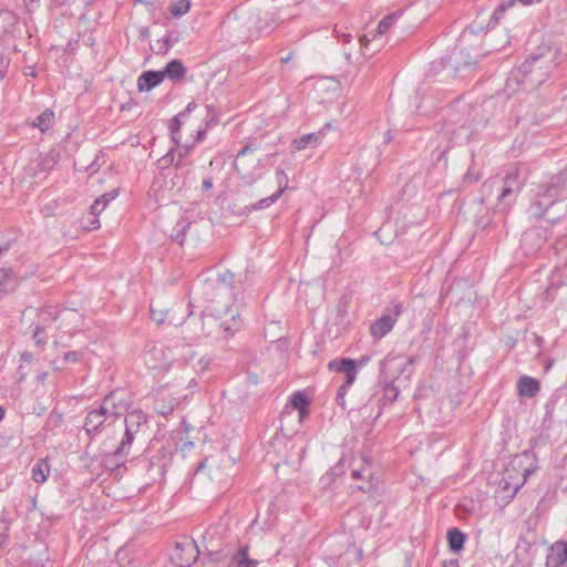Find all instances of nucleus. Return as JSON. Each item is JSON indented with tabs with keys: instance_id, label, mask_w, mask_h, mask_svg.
Returning <instances> with one entry per match:
<instances>
[{
	"instance_id": "obj_1",
	"label": "nucleus",
	"mask_w": 567,
	"mask_h": 567,
	"mask_svg": "<svg viewBox=\"0 0 567 567\" xmlns=\"http://www.w3.org/2000/svg\"><path fill=\"white\" fill-rule=\"evenodd\" d=\"M556 59V49L547 45L539 47L536 53L530 54L522 65L511 72L506 81V90L511 93L518 90H535L558 65Z\"/></svg>"
},
{
	"instance_id": "obj_2",
	"label": "nucleus",
	"mask_w": 567,
	"mask_h": 567,
	"mask_svg": "<svg viewBox=\"0 0 567 567\" xmlns=\"http://www.w3.org/2000/svg\"><path fill=\"white\" fill-rule=\"evenodd\" d=\"M565 198H567V172L560 171L547 183L537 186L535 198L529 206V214L534 218H543L555 224L565 216L566 208L560 205L556 213H551V209Z\"/></svg>"
},
{
	"instance_id": "obj_3",
	"label": "nucleus",
	"mask_w": 567,
	"mask_h": 567,
	"mask_svg": "<svg viewBox=\"0 0 567 567\" xmlns=\"http://www.w3.org/2000/svg\"><path fill=\"white\" fill-rule=\"evenodd\" d=\"M525 185V178L520 176L519 171L509 172L501 179L487 181L483 189L487 194L496 193V209L499 212L508 210L515 203Z\"/></svg>"
},
{
	"instance_id": "obj_4",
	"label": "nucleus",
	"mask_w": 567,
	"mask_h": 567,
	"mask_svg": "<svg viewBox=\"0 0 567 567\" xmlns=\"http://www.w3.org/2000/svg\"><path fill=\"white\" fill-rule=\"evenodd\" d=\"M258 148L257 144L250 142L237 152L234 169L238 174L243 186H251L261 178L258 167L271 166L275 163L276 154H268L262 158L251 162L245 159L246 155L258 151Z\"/></svg>"
},
{
	"instance_id": "obj_5",
	"label": "nucleus",
	"mask_w": 567,
	"mask_h": 567,
	"mask_svg": "<svg viewBox=\"0 0 567 567\" xmlns=\"http://www.w3.org/2000/svg\"><path fill=\"white\" fill-rule=\"evenodd\" d=\"M189 349L186 346L166 347L162 343L150 344L145 351V362L153 370L166 371L173 364L182 367L181 360L183 352Z\"/></svg>"
},
{
	"instance_id": "obj_6",
	"label": "nucleus",
	"mask_w": 567,
	"mask_h": 567,
	"mask_svg": "<svg viewBox=\"0 0 567 567\" xmlns=\"http://www.w3.org/2000/svg\"><path fill=\"white\" fill-rule=\"evenodd\" d=\"M203 542L206 550L204 560L226 565L230 550L224 545L216 527H210L205 532Z\"/></svg>"
},
{
	"instance_id": "obj_7",
	"label": "nucleus",
	"mask_w": 567,
	"mask_h": 567,
	"mask_svg": "<svg viewBox=\"0 0 567 567\" xmlns=\"http://www.w3.org/2000/svg\"><path fill=\"white\" fill-rule=\"evenodd\" d=\"M199 549L196 542L189 537H184L177 542L172 558L179 567H189L198 558Z\"/></svg>"
},
{
	"instance_id": "obj_8",
	"label": "nucleus",
	"mask_w": 567,
	"mask_h": 567,
	"mask_svg": "<svg viewBox=\"0 0 567 567\" xmlns=\"http://www.w3.org/2000/svg\"><path fill=\"white\" fill-rule=\"evenodd\" d=\"M547 241V230L544 227H533L523 233L520 248L526 256L536 254Z\"/></svg>"
},
{
	"instance_id": "obj_9",
	"label": "nucleus",
	"mask_w": 567,
	"mask_h": 567,
	"mask_svg": "<svg viewBox=\"0 0 567 567\" xmlns=\"http://www.w3.org/2000/svg\"><path fill=\"white\" fill-rule=\"evenodd\" d=\"M100 406L109 417H118L127 411L130 404L121 392L114 391L104 396Z\"/></svg>"
},
{
	"instance_id": "obj_10",
	"label": "nucleus",
	"mask_w": 567,
	"mask_h": 567,
	"mask_svg": "<svg viewBox=\"0 0 567 567\" xmlns=\"http://www.w3.org/2000/svg\"><path fill=\"white\" fill-rule=\"evenodd\" d=\"M55 312L50 309L40 310L38 313V321L35 322V328L32 334V339L38 347H44L48 342V338L44 336V332L48 328V323L55 320Z\"/></svg>"
},
{
	"instance_id": "obj_11",
	"label": "nucleus",
	"mask_w": 567,
	"mask_h": 567,
	"mask_svg": "<svg viewBox=\"0 0 567 567\" xmlns=\"http://www.w3.org/2000/svg\"><path fill=\"white\" fill-rule=\"evenodd\" d=\"M110 417L104 412V410L99 406L97 409L91 410L84 421L83 429L87 436L93 437L101 433L103 424L109 420Z\"/></svg>"
},
{
	"instance_id": "obj_12",
	"label": "nucleus",
	"mask_w": 567,
	"mask_h": 567,
	"mask_svg": "<svg viewBox=\"0 0 567 567\" xmlns=\"http://www.w3.org/2000/svg\"><path fill=\"white\" fill-rule=\"evenodd\" d=\"M396 313L392 316L390 313H384L380 319L375 320L370 327V333L375 339H381L386 336L394 327L396 321V317L401 311V306H396Z\"/></svg>"
},
{
	"instance_id": "obj_13",
	"label": "nucleus",
	"mask_w": 567,
	"mask_h": 567,
	"mask_svg": "<svg viewBox=\"0 0 567 567\" xmlns=\"http://www.w3.org/2000/svg\"><path fill=\"white\" fill-rule=\"evenodd\" d=\"M135 434L136 433L131 432L130 429H125V433H124L118 446L115 449V451L110 456V458L113 460L114 466H120L125 463V461L130 454L131 446L134 442Z\"/></svg>"
},
{
	"instance_id": "obj_14",
	"label": "nucleus",
	"mask_w": 567,
	"mask_h": 567,
	"mask_svg": "<svg viewBox=\"0 0 567 567\" xmlns=\"http://www.w3.org/2000/svg\"><path fill=\"white\" fill-rule=\"evenodd\" d=\"M328 368L331 371H337L346 374V379L348 384H353L357 377V363L353 359L342 358L336 359L328 363Z\"/></svg>"
},
{
	"instance_id": "obj_15",
	"label": "nucleus",
	"mask_w": 567,
	"mask_h": 567,
	"mask_svg": "<svg viewBox=\"0 0 567 567\" xmlns=\"http://www.w3.org/2000/svg\"><path fill=\"white\" fill-rule=\"evenodd\" d=\"M567 561V543L559 540L549 547V553L546 557L547 567H559Z\"/></svg>"
},
{
	"instance_id": "obj_16",
	"label": "nucleus",
	"mask_w": 567,
	"mask_h": 567,
	"mask_svg": "<svg viewBox=\"0 0 567 567\" xmlns=\"http://www.w3.org/2000/svg\"><path fill=\"white\" fill-rule=\"evenodd\" d=\"M27 559L34 565H43L49 560L48 546L39 540H34L27 549Z\"/></svg>"
},
{
	"instance_id": "obj_17",
	"label": "nucleus",
	"mask_w": 567,
	"mask_h": 567,
	"mask_svg": "<svg viewBox=\"0 0 567 567\" xmlns=\"http://www.w3.org/2000/svg\"><path fill=\"white\" fill-rule=\"evenodd\" d=\"M164 81L161 71H145L137 79V87L140 92H148Z\"/></svg>"
},
{
	"instance_id": "obj_18",
	"label": "nucleus",
	"mask_w": 567,
	"mask_h": 567,
	"mask_svg": "<svg viewBox=\"0 0 567 567\" xmlns=\"http://www.w3.org/2000/svg\"><path fill=\"white\" fill-rule=\"evenodd\" d=\"M540 390L539 382L529 375H523L517 382V393L520 396L534 398Z\"/></svg>"
},
{
	"instance_id": "obj_19",
	"label": "nucleus",
	"mask_w": 567,
	"mask_h": 567,
	"mask_svg": "<svg viewBox=\"0 0 567 567\" xmlns=\"http://www.w3.org/2000/svg\"><path fill=\"white\" fill-rule=\"evenodd\" d=\"M105 208L106 207L103 205V203L96 198L90 206V212L87 216L84 218V227L87 228L89 230L100 228L101 223L99 216Z\"/></svg>"
},
{
	"instance_id": "obj_20",
	"label": "nucleus",
	"mask_w": 567,
	"mask_h": 567,
	"mask_svg": "<svg viewBox=\"0 0 567 567\" xmlns=\"http://www.w3.org/2000/svg\"><path fill=\"white\" fill-rule=\"evenodd\" d=\"M161 72L163 74V79H169L171 81L176 82L185 76L186 68L179 60L174 59L169 61Z\"/></svg>"
},
{
	"instance_id": "obj_21",
	"label": "nucleus",
	"mask_w": 567,
	"mask_h": 567,
	"mask_svg": "<svg viewBox=\"0 0 567 567\" xmlns=\"http://www.w3.org/2000/svg\"><path fill=\"white\" fill-rule=\"evenodd\" d=\"M17 286L18 281L12 270L0 268V298L14 291Z\"/></svg>"
},
{
	"instance_id": "obj_22",
	"label": "nucleus",
	"mask_w": 567,
	"mask_h": 567,
	"mask_svg": "<svg viewBox=\"0 0 567 567\" xmlns=\"http://www.w3.org/2000/svg\"><path fill=\"white\" fill-rule=\"evenodd\" d=\"M323 131H319L317 133L305 134L299 138H295L292 141V146L295 151H302L307 146L317 147L321 143Z\"/></svg>"
},
{
	"instance_id": "obj_23",
	"label": "nucleus",
	"mask_w": 567,
	"mask_h": 567,
	"mask_svg": "<svg viewBox=\"0 0 567 567\" xmlns=\"http://www.w3.org/2000/svg\"><path fill=\"white\" fill-rule=\"evenodd\" d=\"M234 567H257L258 560L248 557V546H241L236 553H230Z\"/></svg>"
},
{
	"instance_id": "obj_24",
	"label": "nucleus",
	"mask_w": 567,
	"mask_h": 567,
	"mask_svg": "<svg viewBox=\"0 0 567 567\" xmlns=\"http://www.w3.org/2000/svg\"><path fill=\"white\" fill-rule=\"evenodd\" d=\"M187 150L179 151L177 155L171 150L165 156L159 159V163L164 167L168 164H174L177 169L186 167L189 163L186 161Z\"/></svg>"
},
{
	"instance_id": "obj_25",
	"label": "nucleus",
	"mask_w": 567,
	"mask_h": 567,
	"mask_svg": "<svg viewBox=\"0 0 567 567\" xmlns=\"http://www.w3.org/2000/svg\"><path fill=\"white\" fill-rule=\"evenodd\" d=\"M54 112L47 109L40 115H38L32 122V126L40 130V132L45 133L49 131L54 123Z\"/></svg>"
},
{
	"instance_id": "obj_26",
	"label": "nucleus",
	"mask_w": 567,
	"mask_h": 567,
	"mask_svg": "<svg viewBox=\"0 0 567 567\" xmlns=\"http://www.w3.org/2000/svg\"><path fill=\"white\" fill-rule=\"evenodd\" d=\"M466 536L458 528H451L447 530V543L452 551H460L464 547Z\"/></svg>"
},
{
	"instance_id": "obj_27",
	"label": "nucleus",
	"mask_w": 567,
	"mask_h": 567,
	"mask_svg": "<svg viewBox=\"0 0 567 567\" xmlns=\"http://www.w3.org/2000/svg\"><path fill=\"white\" fill-rule=\"evenodd\" d=\"M178 400L176 398H173L166 403L165 401V393L162 391L158 393L156 403H155V410L161 415H167L178 405Z\"/></svg>"
},
{
	"instance_id": "obj_28",
	"label": "nucleus",
	"mask_w": 567,
	"mask_h": 567,
	"mask_svg": "<svg viewBox=\"0 0 567 567\" xmlns=\"http://www.w3.org/2000/svg\"><path fill=\"white\" fill-rule=\"evenodd\" d=\"M32 480L35 483H44L50 473V465L47 460H40L31 470Z\"/></svg>"
},
{
	"instance_id": "obj_29",
	"label": "nucleus",
	"mask_w": 567,
	"mask_h": 567,
	"mask_svg": "<svg viewBox=\"0 0 567 567\" xmlns=\"http://www.w3.org/2000/svg\"><path fill=\"white\" fill-rule=\"evenodd\" d=\"M146 422L145 414L142 411H133L125 417V429L137 433L142 424Z\"/></svg>"
},
{
	"instance_id": "obj_30",
	"label": "nucleus",
	"mask_w": 567,
	"mask_h": 567,
	"mask_svg": "<svg viewBox=\"0 0 567 567\" xmlns=\"http://www.w3.org/2000/svg\"><path fill=\"white\" fill-rule=\"evenodd\" d=\"M290 403L299 411L300 417L307 414V406L309 405L308 398L301 393L296 392L291 395Z\"/></svg>"
},
{
	"instance_id": "obj_31",
	"label": "nucleus",
	"mask_w": 567,
	"mask_h": 567,
	"mask_svg": "<svg viewBox=\"0 0 567 567\" xmlns=\"http://www.w3.org/2000/svg\"><path fill=\"white\" fill-rule=\"evenodd\" d=\"M281 196H279V194L274 193L272 195H270L268 197H265V198H261L260 200L251 204L250 206L247 207V209L251 212V210H259V209H264V208L270 207Z\"/></svg>"
},
{
	"instance_id": "obj_32",
	"label": "nucleus",
	"mask_w": 567,
	"mask_h": 567,
	"mask_svg": "<svg viewBox=\"0 0 567 567\" xmlns=\"http://www.w3.org/2000/svg\"><path fill=\"white\" fill-rule=\"evenodd\" d=\"M190 9V1L189 0H179L175 3H172L169 7V13L173 17H182L186 14Z\"/></svg>"
},
{
	"instance_id": "obj_33",
	"label": "nucleus",
	"mask_w": 567,
	"mask_h": 567,
	"mask_svg": "<svg viewBox=\"0 0 567 567\" xmlns=\"http://www.w3.org/2000/svg\"><path fill=\"white\" fill-rule=\"evenodd\" d=\"M181 125H182V117L178 115L174 116L169 122V131L172 140L175 144H179L182 141V134H181Z\"/></svg>"
},
{
	"instance_id": "obj_34",
	"label": "nucleus",
	"mask_w": 567,
	"mask_h": 567,
	"mask_svg": "<svg viewBox=\"0 0 567 567\" xmlns=\"http://www.w3.org/2000/svg\"><path fill=\"white\" fill-rule=\"evenodd\" d=\"M398 18H399V16L395 13L388 14L384 18H382V20L379 22L378 28H377L378 34L381 35V34L385 33L392 27V24L398 20Z\"/></svg>"
},
{
	"instance_id": "obj_35",
	"label": "nucleus",
	"mask_w": 567,
	"mask_h": 567,
	"mask_svg": "<svg viewBox=\"0 0 567 567\" xmlns=\"http://www.w3.org/2000/svg\"><path fill=\"white\" fill-rule=\"evenodd\" d=\"M101 157H104V154L102 152H99L96 155H95V158L92 161V163L87 166H81L78 162H75V165L78 166L76 169L78 171H84L86 173H89L90 175H93L95 174L101 165L99 164V159Z\"/></svg>"
},
{
	"instance_id": "obj_36",
	"label": "nucleus",
	"mask_w": 567,
	"mask_h": 567,
	"mask_svg": "<svg viewBox=\"0 0 567 567\" xmlns=\"http://www.w3.org/2000/svg\"><path fill=\"white\" fill-rule=\"evenodd\" d=\"M221 327L224 328V331L227 333V336H233L240 329V322L237 320L236 315H231L230 320H225L221 323Z\"/></svg>"
},
{
	"instance_id": "obj_37",
	"label": "nucleus",
	"mask_w": 567,
	"mask_h": 567,
	"mask_svg": "<svg viewBox=\"0 0 567 567\" xmlns=\"http://www.w3.org/2000/svg\"><path fill=\"white\" fill-rule=\"evenodd\" d=\"M275 176L278 185V190L276 193L279 194V196H281L284 192L288 188V175L285 173L284 169H277Z\"/></svg>"
},
{
	"instance_id": "obj_38",
	"label": "nucleus",
	"mask_w": 567,
	"mask_h": 567,
	"mask_svg": "<svg viewBox=\"0 0 567 567\" xmlns=\"http://www.w3.org/2000/svg\"><path fill=\"white\" fill-rule=\"evenodd\" d=\"M55 164V156L54 155H45L38 158V171L44 172L50 171L53 165Z\"/></svg>"
},
{
	"instance_id": "obj_39",
	"label": "nucleus",
	"mask_w": 567,
	"mask_h": 567,
	"mask_svg": "<svg viewBox=\"0 0 567 567\" xmlns=\"http://www.w3.org/2000/svg\"><path fill=\"white\" fill-rule=\"evenodd\" d=\"M177 229H175V233L172 235V238L174 241H176L178 245H183L185 239V234L187 228L189 227L188 223H179L177 224Z\"/></svg>"
},
{
	"instance_id": "obj_40",
	"label": "nucleus",
	"mask_w": 567,
	"mask_h": 567,
	"mask_svg": "<svg viewBox=\"0 0 567 567\" xmlns=\"http://www.w3.org/2000/svg\"><path fill=\"white\" fill-rule=\"evenodd\" d=\"M513 6V1H506L501 3L493 12L491 17V22L497 23L499 19L502 18L503 13Z\"/></svg>"
},
{
	"instance_id": "obj_41",
	"label": "nucleus",
	"mask_w": 567,
	"mask_h": 567,
	"mask_svg": "<svg viewBox=\"0 0 567 567\" xmlns=\"http://www.w3.org/2000/svg\"><path fill=\"white\" fill-rule=\"evenodd\" d=\"M399 395V389L393 383H388L384 388V398L390 402L396 400Z\"/></svg>"
},
{
	"instance_id": "obj_42",
	"label": "nucleus",
	"mask_w": 567,
	"mask_h": 567,
	"mask_svg": "<svg viewBox=\"0 0 567 567\" xmlns=\"http://www.w3.org/2000/svg\"><path fill=\"white\" fill-rule=\"evenodd\" d=\"M167 316H168V311H157L153 308V306L151 305V318L152 320H154L156 323H163L166 321L167 319Z\"/></svg>"
},
{
	"instance_id": "obj_43",
	"label": "nucleus",
	"mask_w": 567,
	"mask_h": 567,
	"mask_svg": "<svg viewBox=\"0 0 567 567\" xmlns=\"http://www.w3.org/2000/svg\"><path fill=\"white\" fill-rule=\"evenodd\" d=\"M117 196H118V192L116 189H113L111 192H107V193L101 195L100 197H97V199L100 202H102L105 207H107V205L112 200H114Z\"/></svg>"
},
{
	"instance_id": "obj_44",
	"label": "nucleus",
	"mask_w": 567,
	"mask_h": 567,
	"mask_svg": "<svg viewBox=\"0 0 567 567\" xmlns=\"http://www.w3.org/2000/svg\"><path fill=\"white\" fill-rule=\"evenodd\" d=\"M9 524L7 520H0V548L6 544L8 538Z\"/></svg>"
},
{
	"instance_id": "obj_45",
	"label": "nucleus",
	"mask_w": 567,
	"mask_h": 567,
	"mask_svg": "<svg viewBox=\"0 0 567 567\" xmlns=\"http://www.w3.org/2000/svg\"><path fill=\"white\" fill-rule=\"evenodd\" d=\"M82 357H83L82 352H79V351H68V352L64 353L63 360L66 361V362L75 363V362H79L82 359Z\"/></svg>"
},
{
	"instance_id": "obj_46",
	"label": "nucleus",
	"mask_w": 567,
	"mask_h": 567,
	"mask_svg": "<svg viewBox=\"0 0 567 567\" xmlns=\"http://www.w3.org/2000/svg\"><path fill=\"white\" fill-rule=\"evenodd\" d=\"M234 280V274L229 270H225L224 272L218 275V281L224 284L225 286H231Z\"/></svg>"
},
{
	"instance_id": "obj_47",
	"label": "nucleus",
	"mask_w": 567,
	"mask_h": 567,
	"mask_svg": "<svg viewBox=\"0 0 567 567\" xmlns=\"http://www.w3.org/2000/svg\"><path fill=\"white\" fill-rule=\"evenodd\" d=\"M209 467V463H208V460L205 458L204 461H202L197 467L195 468L194 471V474H193V480H195L196 477L205 474L206 470Z\"/></svg>"
},
{
	"instance_id": "obj_48",
	"label": "nucleus",
	"mask_w": 567,
	"mask_h": 567,
	"mask_svg": "<svg viewBox=\"0 0 567 567\" xmlns=\"http://www.w3.org/2000/svg\"><path fill=\"white\" fill-rule=\"evenodd\" d=\"M158 44L159 51L166 53L173 47L171 35H165L162 40L158 41Z\"/></svg>"
},
{
	"instance_id": "obj_49",
	"label": "nucleus",
	"mask_w": 567,
	"mask_h": 567,
	"mask_svg": "<svg viewBox=\"0 0 567 567\" xmlns=\"http://www.w3.org/2000/svg\"><path fill=\"white\" fill-rule=\"evenodd\" d=\"M207 109V115L205 117L206 124L210 125L217 121V113L215 109L210 105H206Z\"/></svg>"
},
{
	"instance_id": "obj_50",
	"label": "nucleus",
	"mask_w": 567,
	"mask_h": 567,
	"mask_svg": "<svg viewBox=\"0 0 567 567\" xmlns=\"http://www.w3.org/2000/svg\"><path fill=\"white\" fill-rule=\"evenodd\" d=\"M352 384H348L347 383V380L343 381V383L338 388V392H337V401H340V400H343L348 389L351 386Z\"/></svg>"
},
{
	"instance_id": "obj_51",
	"label": "nucleus",
	"mask_w": 567,
	"mask_h": 567,
	"mask_svg": "<svg viewBox=\"0 0 567 567\" xmlns=\"http://www.w3.org/2000/svg\"><path fill=\"white\" fill-rule=\"evenodd\" d=\"M197 107V104L193 101L187 104L184 111L178 113L177 115L182 118L186 117L190 112H193Z\"/></svg>"
},
{
	"instance_id": "obj_52",
	"label": "nucleus",
	"mask_w": 567,
	"mask_h": 567,
	"mask_svg": "<svg viewBox=\"0 0 567 567\" xmlns=\"http://www.w3.org/2000/svg\"><path fill=\"white\" fill-rule=\"evenodd\" d=\"M202 188L204 190H210L213 188V178L212 177L204 178V181L202 183Z\"/></svg>"
},
{
	"instance_id": "obj_53",
	"label": "nucleus",
	"mask_w": 567,
	"mask_h": 567,
	"mask_svg": "<svg viewBox=\"0 0 567 567\" xmlns=\"http://www.w3.org/2000/svg\"><path fill=\"white\" fill-rule=\"evenodd\" d=\"M338 41L342 44H348L352 41V35L350 33L342 32L341 38Z\"/></svg>"
},
{
	"instance_id": "obj_54",
	"label": "nucleus",
	"mask_w": 567,
	"mask_h": 567,
	"mask_svg": "<svg viewBox=\"0 0 567 567\" xmlns=\"http://www.w3.org/2000/svg\"><path fill=\"white\" fill-rule=\"evenodd\" d=\"M442 567H460L458 566V560L457 559H450V560H445L443 563V566Z\"/></svg>"
},
{
	"instance_id": "obj_55",
	"label": "nucleus",
	"mask_w": 567,
	"mask_h": 567,
	"mask_svg": "<svg viewBox=\"0 0 567 567\" xmlns=\"http://www.w3.org/2000/svg\"><path fill=\"white\" fill-rule=\"evenodd\" d=\"M225 566H226L225 564H216V563L203 560L200 567H225Z\"/></svg>"
},
{
	"instance_id": "obj_56",
	"label": "nucleus",
	"mask_w": 567,
	"mask_h": 567,
	"mask_svg": "<svg viewBox=\"0 0 567 567\" xmlns=\"http://www.w3.org/2000/svg\"><path fill=\"white\" fill-rule=\"evenodd\" d=\"M11 247V244L10 243H4V244H1L0 243V256L3 255L4 252H7Z\"/></svg>"
},
{
	"instance_id": "obj_57",
	"label": "nucleus",
	"mask_w": 567,
	"mask_h": 567,
	"mask_svg": "<svg viewBox=\"0 0 567 567\" xmlns=\"http://www.w3.org/2000/svg\"><path fill=\"white\" fill-rule=\"evenodd\" d=\"M359 41H360V45H361V48H367V47H368V44H369V42H370V40L368 39V37H367V35H362V37H360V40H359Z\"/></svg>"
},
{
	"instance_id": "obj_58",
	"label": "nucleus",
	"mask_w": 567,
	"mask_h": 567,
	"mask_svg": "<svg viewBox=\"0 0 567 567\" xmlns=\"http://www.w3.org/2000/svg\"><path fill=\"white\" fill-rule=\"evenodd\" d=\"M21 359L25 362H30L32 360V354L30 352H23L21 354Z\"/></svg>"
},
{
	"instance_id": "obj_59",
	"label": "nucleus",
	"mask_w": 567,
	"mask_h": 567,
	"mask_svg": "<svg viewBox=\"0 0 567 567\" xmlns=\"http://www.w3.org/2000/svg\"><path fill=\"white\" fill-rule=\"evenodd\" d=\"M342 32H343V31H342L338 25H336V27H334V29H333V35H334V38H337V39L339 40V39L341 38V33H342Z\"/></svg>"
},
{
	"instance_id": "obj_60",
	"label": "nucleus",
	"mask_w": 567,
	"mask_h": 567,
	"mask_svg": "<svg viewBox=\"0 0 567 567\" xmlns=\"http://www.w3.org/2000/svg\"><path fill=\"white\" fill-rule=\"evenodd\" d=\"M351 476L354 480L360 478L362 476L361 470H353Z\"/></svg>"
},
{
	"instance_id": "obj_61",
	"label": "nucleus",
	"mask_w": 567,
	"mask_h": 567,
	"mask_svg": "<svg viewBox=\"0 0 567 567\" xmlns=\"http://www.w3.org/2000/svg\"><path fill=\"white\" fill-rule=\"evenodd\" d=\"M206 130H198L196 140L202 141L205 137Z\"/></svg>"
},
{
	"instance_id": "obj_62",
	"label": "nucleus",
	"mask_w": 567,
	"mask_h": 567,
	"mask_svg": "<svg viewBox=\"0 0 567 567\" xmlns=\"http://www.w3.org/2000/svg\"><path fill=\"white\" fill-rule=\"evenodd\" d=\"M370 488H371V484H369V485H359L358 486V489L362 491V492H369Z\"/></svg>"
},
{
	"instance_id": "obj_63",
	"label": "nucleus",
	"mask_w": 567,
	"mask_h": 567,
	"mask_svg": "<svg viewBox=\"0 0 567 567\" xmlns=\"http://www.w3.org/2000/svg\"><path fill=\"white\" fill-rule=\"evenodd\" d=\"M234 23H236V21H231V20L228 18V20H227L224 24H225V27H227V28H233V27H234V25H233Z\"/></svg>"
},
{
	"instance_id": "obj_64",
	"label": "nucleus",
	"mask_w": 567,
	"mask_h": 567,
	"mask_svg": "<svg viewBox=\"0 0 567 567\" xmlns=\"http://www.w3.org/2000/svg\"><path fill=\"white\" fill-rule=\"evenodd\" d=\"M343 55H344V58H346V60H347L348 62H351V52H349V51H344V52H343Z\"/></svg>"
}]
</instances>
